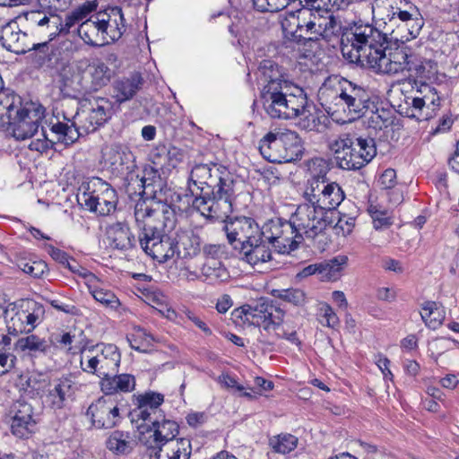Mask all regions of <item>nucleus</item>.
I'll return each mask as SVG.
<instances>
[{"label": "nucleus", "instance_id": "nucleus-1", "mask_svg": "<svg viewBox=\"0 0 459 459\" xmlns=\"http://www.w3.org/2000/svg\"><path fill=\"white\" fill-rule=\"evenodd\" d=\"M318 100L332 114H345L349 121L366 117L369 128L382 130L391 124L388 110L376 108L367 90L342 76L327 77L318 90Z\"/></svg>", "mask_w": 459, "mask_h": 459}, {"label": "nucleus", "instance_id": "nucleus-2", "mask_svg": "<svg viewBox=\"0 0 459 459\" xmlns=\"http://www.w3.org/2000/svg\"><path fill=\"white\" fill-rule=\"evenodd\" d=\"M385 33L370 24L355 25L342 36L341 51L350 63L388 74L400 67L401 48L388 49Z\"/></svg>", "mask_w": 459, "mask_h": 459}, {"label": "nucleus", "instance_id": "nucleus-3", "mask_svg": "<svg viewBox=\"0 0 459 459\" xmlns=\"http://www.w3.org/2000/svg\"><path fill=\"white\" fill-rule=\"evenodd\" d=\"M191 183L200 190L193 207L208 219H223L232 212L238 182L229 169L217 163L197 164Z\"/></svg>", "mask_w": 459, "mask_h": 459}, {"label": "nucleus", "instance_id": "nucleus-4", "mask_svg": "<svg viewBox=\"0 0 459 459\" xmlns=\"http://www.w3.org/2000/svg\"><path fill=\"white\" fill-rule=\"evenodd\" d=\"M258 72L264 86L261 98L263 106L272 118L291 119L299 115V108L306 102L303 89L290 82L271 60H263Z\"/></svg>", "mask_w": 459, "mask_h": 459}, {"label": "nucleus", "instance_id": "nucleus-5", "mask_svg": "<svg viewBox=\"0 0 459 459\" xmlns=\"http://www.w3.org/2000/svg\"><path fill=\"white\" fill-rule=\"evenodd\" d=\"M173 217L169 207L153 208L145 200H139L134 206L139 244L145 254L159 263L173 258L172 238L164 231L165 228L174 226Z\"/></svg>", "mask_w": 459, "mask_h": 459}, {"label": "nucleus", "instance_id": "nucleus-6", "mask_svg": "<svg viewBox=\"0 0 459 459\" xmlns=\"http://www.w3.org/2000/svg\"><path fill=\"white\" fill-rule=\"evenodd\" d=\"M232 316L244 323L260 326L259 341L266 345H273L279 339H286L290 342L299 345L297 332L284 323V312L278 307L263 299L255 306L246 304L233 310Z\"/></svg>", "mask_w": 459, "mask_h": 459}, {"label": "nucleus", "instance_id": "nucleus-7", "mask_svg": "<svg viewBox=\"0 0 459 459\" xmlns=\"http://www.w3.org/2000/svg\"><path fill=\"white\" fill-rule=\"evenodd\" d=\"M303 197L307 202L298 206L299 224H311L317 233L326 227L325 214L334 210L344 200L342 187L335 182L307 181Z\"/></svg>", "mask_w": 459, "mask_h": 459}, {"label": "nucleus", "instance_id": "nucleus-8", "mask_svg": "<svg viewBox=\"0 0 459 459\" xmlns=\"http://www.w3.org/2000/svg\"><path fill=\"white\" fill-rule=\"evenodd\" d=\"M113 104L107 98L85 100L72 119L52 124L56 140L65 144L74 143L80 135L96 131L112 117Z\"/></svg>", "mask_w": 459, "mask_h": 459}, {"label": "nucleus", "instance_id": "nucleus-9", "mask_svg": "<svg viewBox=\"0 0 459 459\" xmlns=\"http://www.w3.org/2000/svg\"><path fill=\"white\" fill-rule=\"evenodd\" d=\"M298 208L291 217V221L281 219L270 220L260 229L268 243L280 254H288L297 248L304 237L314 238L318 235L311 224H299Z\"/></svg>", "mask_w": 459, "mask_h": 459}, {"label": "nucleus", "instance_id": "nucleus-10", "mask_svg": "<svg viewBox=\"0 0 459 459\" xmlns=\"http://www.w3.org/2000/svg\"><path fill=\"white\" fill-rule=\"evenodd\" d=\"M336 165L342 169L357 170L368 164L377 155L373 138L342 134L329 143Z\"/></svg>", "mask_w": 459, "mask_h": 459}, {"label": "nucleus", "instance_id": "nucleus-11", "mask_svg": "<svg viewBox=\"0 0 459 459\" xmlns=\"http://www.w3.org/2000/svg\"><path fill=\"white\" fill-rule=\"evenodd\" d=\"M98 7L97 0H88L78 5L76 8L69 12L65 20L56 13L58 10H49L50 17L46 20V23L41 27L39 26L34 33L41 42L36 43L37 48H48V43L61 34H68L73 27L81 21L85 19L91 13L95 12Z\"/></svg>", "mask_w": 459, "mask_h": 459}, {"label": "nucleus", "instance_id": "nucleus-12", "mask_svg": "<svg viewBox=\"0 0 459 459\" xmlns=\"http://www.w3.org/2000/svg\"><path fill=\"white\" fill-rule=\"evenodd\" d=\"M263 157L273 163H286L301 157L303 146L299 134L290 130L270 132L259 143Z\"/></svg>", "mask_w": 459, "mask_h": 459}, {"label": "nucleus", "instance_id": "nucleus-13", "mask_svg": "<svg viewBox=\"0 0 459 459\" xmlns=\"http://www.w3.org/2000/svg\"><path fill=\"white\" fill-rule=\"evenodd\" d=\"M77 195L79 204L85 209L100 216L113 212L117 204V191L100 178H91L83 182Z\"/></svg>", "mask_w": 459, "mask_h": 459}, {"label": "nucleus", "instance_id": "nucleus-14", "mask_svg": "<svg viewBox=\"0 0 459 459\" xmlns=\"http://www.w3.org/2000/svg\"><path fill=\"white\" fill-rule=\"evenodd\" d=\"M121 354L114 344H99L96 347L82 351L80 365L84 372L106 377L117 371Z\"/></svg>", "mask_w": 459, "mask_h": 459}, {"label": "nucleus", "instance_id": "nucleus-15", "mask_svg": "<svg viewBox=\"0 0 459 459\" xmlns=\"http://www.w3.org/2000/svg\"><path fill=\"white\" fill-rule=\"evenodd\" d=\"M44 308L33 299H20L5 310L6 326L10 333H30L41 321Z\"/></svg>", "mask_w": 459, "mask_h": 459}, {"label": "nucleus", "instance_id": "nucleus-16", "mask_svg": "<svg viewBox=\"0 0 459 459\" xmlns=\"http://www.w3.org/2000/svg\"><path fill=\"white\" fill-rule=\"evenodd\" d=\"M314 9L305 4L299 9L287 11L280 15V23L285 39L297 43L305 39L311 40Z\"/></svg>", "mask_w": 459, "mask_h": 459}, {"label": "nucleus", "instance_id": "nucleus-17", "mask_svg": "<svg viewBox=\"0 0 459 459\" xmlns=\"http://www.w3.org/2000/svg\"><path fill=\"white\" fill-rule=\"evenodd\" d=\"M139 430V442L146 448L147 454L155 450L165 443L177 440L178 425L174 420L165 419L164 415L150 424L137 426Z\"/></svg>", "mask_w": 459, "mask_h": 459}, {"label": "nucleus", "instance_id": "nucleus-18", "mask_svg": "<svg viewBox=\"0 0 459 459\" xmlns=\"http://www.w3.org/2000/svg\"><path fill=\"white\" fill-rule=\"evenodd\" d=\"M403 58L401 60L400 67L388 74H396L404 70L410 73V76L419 80L420 84L436 82L438 80L437 64L424 57L421 52H413L407 48H401Z\"/></svg>", "mask_w": 459, "mask_h": 459}, {"label": "nucleus", "instance_id": "nucleus-19", "mask_svg": "<svg viewBox=\"0 0 459 459\" xmlns=\"http://www.w3.org/2000/svg\"><path fill=\"white\" fill-rule=\"evenodd\" d=\"M403 2L404 0H376V5L379 9L390 8L386 14L388 22L395 25L398 30H406L407 33L401 36V40H409L419 35L423 22L409 12L401 9L399 5Z\"/></svg>", "mask_w": 459, "mask_h": 459}, {"label": "nucleus", "instance_id": "nucleus-20", "mask_svg": "<svg viewBox=\"0 0 459 459\" xmlns=\"http://www.w3.org/2000/svg\"><path fill=\"white\" fill-rule=\"evenodd\" d=\"M7 416L10 429L18 438H28L35 431L37 421L33 406L23 398L15 400L9 407Z\"/></svg>", "mask_w": 459, "mask_h": 459}, {"label": "nucleus", "instance_id": "nucleus-21", "mask_svg": "<svg viewBox=\"0 0 459 459\" xmlns=\"http://www.w3.org/2000/svg\"><path fill=\"white\" fill-rule=\"evenodd\" d=\"M409 117L419 120H429L436 116L440 106V97L437 90L428 82L419 85L416 95L411 98Z\"/></svg>", "mask_w": 459, "mask_h": 459}, {"label": "nucleus", "instance_id": "nucleus-22", "mask_svg": "<svg viewBox=\"0 0 459 459\" xmlns=\"http://www.w3.org/2000/svg\"><path fill=\"white\" fill-rule=\"evenodd\" d=\"M230 214L221 219L224 221L223 230L229 243L234 249L239 250L242 244H247L253 236L260 234V228L254 219L249 217L229 218Z\"/></svg>", "mask_w": 459, "mask_h": 459}, {"label": "nucleus", "instance_id": "nucleus-23", "mask_svg": "<svg viewBox=\"0 0 459 459\" xmlns=\"http://www.w3.org/2000/svg\"><path fill=\"white\" fill-rule=\"evenodd\" d=\"M164 401L163 394L155 392H146L136 397V408L131 413V420L136 424H152L162 417V411L159 408Z\"/></svg>", "mask_w": 459, "mask_h": 459}, {"label": "nucleus", "instance_id": "nucleus-24", "mask_svg": "<svg viewBox=\"0 0 459 459\" xmlns=\"http://www.w3.org/2000/svg\"><path fill=\"white\" fill-rule=\"evenodd\" d=\"M40 115L35 110H29L28 108L18 107L13 118L6 125L10 126L13 135L17 140H25L32 137L39 129Z\"/></svg>", "mask_w": 459, "mask_h": 459}, {"label": "nucleus", "instance_id": "nucleus-25", "mask_svg": "<svg viewBox=\"0 0 459 459\" xmlns=\"http://www.w3.org/2000/svg\"><path fill=\"white\" fill-rule=\"evenodd\" d=\"M92 424L97 429H111L119 420V409L110 397H101L87 410Z\"/></svg>", "mask_w": 459, "mask_h": 459}, {"label": "nucleus", "instance_id": "nucleus-26", "mask_svg": "<svg viewBox=\"0 0 459 459\" xmlns=\"http://www.w3.org/2000/svg\"><path fill=\"white\" fill-rule=\"evenodd\" d=\"M56 87L66 98L76 99L84 92H89V81L85 80L84 73L68 65L58 74Z\"/></svg>", "mask_w": 459, "mask_h": 459}, {"label": "nucleus", "instance_id": "nucleus-27", "mask_svg": "<svg viewBox=\"0 0 459 459\" xmlns=\"http://www.w3.org/2000/svg\"><path fill=\"white\" fill-rule=\"evenodd\" d=\"M96 22L100 26L105 45L118 40L125 31L124 15L119 7L98 12Z\"/></svg>", "mask_w": 459, "mask_h": 459}, {"label": "nucleus", "instance_id": "nucleus-28", "mask_svg": "<svg viewBox=\"0 0 459 459\" xmlns=\"http://www.w3.org/2000/svg\"><path fill=\"white\" fill-rule=\"evenodd\" d=\"M75 392V383L70 377H62L49 382L44 396V403L53 410L65 406Z\"/></svg>", "mask_w": 459, "mask_h": 459}, {"label": "nucleus", "instance_id": "nucleus-29", "mask_svg": "<svg viewBox=\"0 0 459 459\" xmlns=\"http://www.w3.org/2000/svg\"><path fill=\"white\" fill-rule=\"evenodd\" d=\"M0 42L7 50L17 55L37 49L36 43L30 41L27 33L23 32L16 22H9L2 28Z\"/></svg>", "mask_w": 459, "mask_h": 459}, {"label": "nucleus", "instance_id": "nucleus-30", "mask_svg": "<svg viewBox=\"0 0 459 459\" xmlns=\"http://www.w3.org/2000/svg\"><path fill=\"white\" fill-rule=\"evenodd\" d=\"M269 245L263 234H256L247 244H242L238 252L242 260L251 265H256L272 259Z\"/></svg>", "mask_w": 459, "mask_h": 459}, {"label": "nucleus", "instance_id": "nucleus-31", "mask_svg": "<svg viewBox=\"0 0 459 459\" xmlns=\"http://www.w3.org/2000/svg\"><path fill=\"white\" fill-rule=\"evenodd\" d=\"M106 164L117 175L131 174L135 168L134 156L126 146L113 145L104 152Z\"/></svg>", "mask_w": 459, "mask_h": 459}, {"label": "nucleus", "instance_id": "nucleus-32", "mask_svg": "<svg viewBox=\"0 0 459 459\" xmlns=\"http://www.w3.org/2000/svg\"><path fill=\"white\" fill-rule=\"evenodd\" d=\"M313 33L311 40L320 38L329 39L341 30L342 23L332 13L324 9H314Z\"/></svg>", "mask_w": 459, "mask_h": 459}, {"label": "nucleus", "instance_id": "nucleus-33", "mask_svg": "<svg viewBox=\"0 0 459 459\" xmlns=\"http://www.w3.org/2000/svg\"><path fill=\"white\" fill-rule=\"evenodd\" d=\"M202 239L195 231H184L172 238L173 258H190L196 255L201 250Z\"/></svg>", "mask_w": 459, "mask_h": 459}, {"label": "nucleus", "instance_id": "nucleus-34", "mask_svg": "<svg viewBox=\"0 0 459 459\" xmlns=\"http://www.w3.org/2000/svg\"><path fill=\"white\" fill-rule=\"evenodd\" d=\"M192 452L190 440L178 438L148 453L150 459H189Z\"/></svg>", "mask_w": 459, "mask_h": 459}, {"label": "nucleus", "instance_id": "nucleus-35", "mask_svg": "<svg viewBox=\"0 0 459 459\" xmlns=\"http://www.w3.org/2000/svg\"><path fill=\"white\" fill-rule=\"evenodd\" d=\"M143 84V78L139 73L117 79L113 83L114 98L117 102L123 103L132 100Z\"/></svg>", "mask_w": 459, "mask_h": 459}, {"label": "nucleus", "instance_id": "nucleus-36", "mask_svg": "<svg viewBox=\"0 0 459 459\" xmlns=\"http://www.w3.org/2000/svg\"><path fill=\"white\" fill-rule=\"evenodd\" d=\"M39 50L36 56L38 65L49 73L57 74L68 66V60L58 48L52 47L48 48H37Z\"/></svg>", "mask_w": 459, "mask_h": 459}, {"label": "nucleus", "instance_id": "nucleus-37", "mask_svg": "<svg viewBox=\"0 0 459 459\" xmlns=\"http://www.w3.org/2000/svg\"><path fill=\"white\" fill-rule=\"evenodd\" d=\"M102 377L100 386L106 395L117 393H130L134 390L135 378L131 374H119Z\"/></svg>", "mask_w": 459, "mask_h": 459}, {"label": "nucleus", "instance_id": "nucleus-38", "mask_svg": "<svg viewBox=\"0 0 459 459\" xmlns=\"http://www.w3.org/2000/svg\"><path fill=\"white\" fill-rule=\"evenodd\" d=\"M108 239L117 249L127 250L134 246L135 239L127 224L116 222L106 230Z\"/></svg>", "mask_w": 459, "mask_h": 459}, {"label": "nucleus", "instance_id": "nucleus-39", "mask_svg": "<svg viewBox=\"0 0 459 459\" xmlns=\"http://www.w3.org/2000/svg\"><path fill=\"white\" fill-rule=\"evenodd\" d=\"M97 13L89 15L81 21L77 28L78 36L88 45L103 46L105 45L100 26L96 22Z\"/></svg>", "mask_w": 459, "mask_h": 459}, {"label": "nucleus", "instance_id": "nucleus-40", "mask_svg": "<svg viewBox=\"0 0 459 459\" xmlns=\"http://www.w3.org/2000/svg\"><path fill=\"white\" fill-rule=\"evenodd\" d=\"M200 278L208 283H216L226 281L229 273L219 258L206 257L200 267Z\"/></svg>", "mask_w": 459, "mask_h": 459}, {"label": "nucleus", "instance_id": "nucleus-41", "mask_svg": "<svg viewBox=\"0 0 459 459\" xmlns=\"http://www.w3.org/2000/svg\"><path fill=\"white\" fill-rule=\"evenodd\" d=\"M325 116L312 104H308L307 98L303 108H299V115L295 118H299L298 126L307 131H319L322 126L321 118Z\"/></svg>", "mask_w": 459, "mask_h": 459}, {"label": "nucleus", "instance_id": "nucleus-42", "mask_svg": "<svg viewBox=\"0 0 459 459\" xmlns=\"http://www.w3.org/2000/svg\"><path fill=\"white\" fill-rule=\"evenodd\" d=\"M134 440L128 432L115 430L106 440L107 448L117 455H128L134 449Z\"/></svg>", "mask_w": 459, "mask_h": 459}, {"label": "nucleus", "instance_id": "nucleus-43", "mask_svg": "<svg viewBox=\"0 0 459 459\" xmlns=\"http://www.w3.org/2000/svg\"><path fill=\"white\" fill-rule=\"evenodd\" d=\"M420 316L429 328L435 330L445 320V308L441 304L435 301H426L421 306Z\"/></svg>", "mask_w": 459, "mask_h": 459}, {"label": "nucleus", "instance_id": "nucleus-44", "mask_svg": "<svg viewBox=\"0 0 459 459\" xmlns=\"http://www.w3.org/2000/svg\"><path fill=\"white\" fill-rule=\"evenodd\" d=\"M88 74L91 76L89 91H97L107 85L111 79V70L103 62H96L89 65Z\"/></svg>", "mask_w": 459, "mask_h": 459}, {"label": "nucleus", "instance_id": "nucleus-45", "mask_svg": "<svg viewBox=\"0 0 459 459\" xmlns=\"http://www.w3.org/2000/svg\"><path fill=\"white\" fill-rule=\"evenodd\" d=\"M348 257L338 255L329 261L320 263V279L323 281H333L337 279L342 266L346 264Z\"/></svg>", "mask_w": 459, "mask_h": 459}, {"label": "nucleus", "instance_id": "nucleus-46", "mask_svg": "<svg viewBox=\"0 0 459 459\" xmlns=\"http://www.w3.org/2000/svg\"><path fill=\"white\" fill-rule=\"evenodd\" d=\"M269 445L276 453L287 454L297 447L298 437L291 434H280L271 437Z\"/></svg>", "mask_w": 459, "mask_h": 459}, {"label": "nucleus", "instance_id": "nucleus-47", "mask_svg": "<svg viewBox=\"0 0 459 459\" xmlns=\"http://www.w3.org/2000/svg\"><path fill=\"white\" fill-rule=\"evenodd\" d=\"M16 348L22 351H29L32 352H46L48 345L44 339L31 334L20 338L16 342Z\"/></svg>", "mask_w": 459, "mask_h": 459}, {"label": "nucleus", "instance_id": "nucleus-48", "mask_svg": "<svg viewBox=\"0 0 459 459\" xmlns=\"http://www.w3.org/2000/svg\"><path fill=\"white\" fill-rule=\"evenodd\" d=\"M89 288L91 294L97 302L114 309L120 306L118 298L111 290L92 286Z\"/></svg>", "mask_w": 459, "mask_h": 459}, {"label": "nucleus", "instance_id": "nucleus-49", "mask_svg": "<svg viewBox=\"0 0 459 459\" xmlns=\"http://www.w3.org/2000/svg\"><path fill=\"white\" fill-rule=\"evenodd\" d=\"M307 169L311 178L307 181H328L326 174L329 171V165L323 158H314L307 163Z\"/></svg>", "mask_w": 459, "mask_h": 459}, {"label": "nucleus", "instance_id": "nucleus-50", "mask_svg": "<svg viewBox=\"0 0 459 459\" xmlns=\"http://www.w3.org/2000/svg\"><path fill=\"white\" fill-rule=\"evenodd\" d=\"M18 107L19 105L14 103V97L0 93V123L6 125L10 122Z\"/></svg>", "mask_w": 459, "mask_h": 459}, {"label": "nucleus", "instance_id": "nucleus-51", "mask_svg": "<svg viewBox=\"0 0 459 459\" xmlns=\"http://www.w3.org/2000/svg\"><path fill=\"white\" fill-rule=\"evenodd\" d=\"M19 268L25 273L32 277L39 278L48 270V265L43 261H25L22 260L18 264Z\"/></svg>", "mask_w": 459, "mask_h": 459}, {"label": "nucleus", "instance_id": "nucleus-52", "mask_svg": "<svg viewBox=\"0 0 459 459\" xmlns=\"http://www.w3.org/2000/svg\"><path fill=\"white\" fill-rule=\"evenodd\" d=\"M255 10L262 13H274L283 10L289 0H252Z\"/></svg>", "mask_w": 459, "mask_h": 459}, {"label": "nucleus", "instance_id": "nucleus-53", "mask_svg": "<svg viewBox=\"0 0 459 459\" xmlns=\"http://www.w3.org/2000/svg\"><path fill=\"white\" fill-rule=\"evenodd\" d=\"M368 212L373 221V226L376 230H382L392 225L391 217L386 211H381L376 206H370Z\"/></svg>", "mask_w": 459, "mask_h": 459}, {"label": "nucleus", "instance_id": "nucleus-54", "mask_svg": "<svg viewBox=\"0 0 459 459\" xmlns=\"http://www.w3.org/2000/svg\"><path fill=\"white\" fill-rule=\"evenodd\" d=\"M301 3H306L316 9L328 11L330 8H344L348 5L349 0H302Z\"/></svg>", "mask_w": 459, "mask_h": 459}, {"label": "nucleus", "instance_id": "nucleus-55", "mask_svg": "<svg viewBox=\"0 0 459 459\" xmlns=\"http://www.w3.org/2000/svg\"><path fill=\"white\" fill-rule=\"evenodd\" d=\"M280 298L295 306H302L306 303V294L299 289H289L281 291Z\"/></svg>", "mask_w": 459, "mask_h": 459}, {"label": "nucleus", "instance_id": "nucleus-56", "mask_svg": "<svg viewBox=\"0 0 459 459\" xmlns=\"http://www.w3.org/2000/svg\"><path fill=\"white\" fill-rule=\"evenodd\" d=\"M50 17V12L48 13L43 12V11H30L26 13L25 18L27 22L30 24L33 30V33L36 32L39 26H43L46 23V20L49 19Z\"/></svg>", "mask_w": 459, "mask_h": 459}, {"label": "nucleus", "instance_id": "nucleus-57", "mask_svg": "<svg viewBox=\"0 0 459 459\" xmlns=\"http://www.w3.org/2000/svg\"><path fill=\"white\" fill-rule=\"evenodd\" d=\"M320 315L325 320V325L334 328L339 325V318L333 309L326 303L322 304Z\"/></svg>", "mask_w": 459, "mask_h": 459}, {"label": "nucleus", "instance_id": "nucleus-58", "mask_svg": "<svg viewBox=\"0 0 459 459\" xmlns=\"http://www.w3.org/2000/svg\"><path fill=\"white\" fill-rule=\"evenodd\" d=\"M43 138H38L30 142L29 148L40 153L47 152L54 143V139H48L45 132H42Z\"/></svg>", "mask_w": 459, "mask_h": 459}, {"label": "nucleus", "instance_id": "nucleus-59", "mask_svg": "<svg viewBox=\"0 0 459 459\" xmlns=\"http://www.w3.org/2000/svg\"><path fill=\"white\" fill-rule=\"evenodd\" d=\"M54 340L56 343H59L65 348H67L68 351L72 352H75V347L73 346V343L75 340V334L71 332H65L54 335Z\"/></svg>", "mask_w": 459, "mask_h": 459}, {"label": "nucleus", "instance_id": "nucleus-60", "mask_svg": "<svg viewBox=\"0 0 459 459\" xmlns=\"http://www.w3.org/2000/svg\"><path fill=\"white\" fill-rule=\"evenodd\" d=\"M380 186L385 189L393 188L396 184V172L393 169H385L379 178Z\"/></svg>", "mask_w": 459, "mask_h": 459}, {"label": "nucleus", "instance_id": "nucleus-61", "mask_svg": "<svg viewBox=\"0 0 459 459\" xmlns=\"http://www.w3.org/2000/svg\"><path fill=\"white\" fill-rule=\"evenodd\" d=\"M49 255L54 260L62 264L63 265L67 267L69 270L75 269L74 267L70 265L71 259L68 256V255L65 252L62 251L61 249L51 247L49 249Z\"/></svg>", "mask_w": 459, "mask_h": 459}, {"label": "nucleus", "instance_id": "nucleus-62", "mask_svg": "<svg viewBox=\"0 0 459 459\" xmlns=\"http://www.w3.org/2000/svg\"><path fill=\"white\" fill-rule=\"evenodd\" d=\"M355 225V219L353 217H347L345 215L340 217L335 228L340 230L343 235L350 234Z\"/></svg>", "mask_w": 459, "mask_h": 459}, {"label": "nucleus", "instance_id": "nucleus-63", "mask_svg": "<svg viewBox=\"0 0 459 459\" xmlns=\"http://www.w3.org/2000/svg\"><path fill=\"white\" fill-rule=\"evenodd\" d=\"M218 382L226 388H235L238 392H243L245 387L238 385L237 381L227 374H223L218 377Z\"/></svg>", "mask_w": 459, "mask_h": 459}, {"label": "nucleus", "instance_id": "nucleus-64", "mask_svg": "<svg viewBox=\"0 0 459 459\" xmlns=\"http://www.w3.org/2000/svg\"><path fill=\"white\" fill-rule=\"evenodd\" d=\"M15 357L10 353L0 352V375L8 372L14 364Z\"/></svg>", "mask_w": 459, "mask_h": 459}]
</instances>
